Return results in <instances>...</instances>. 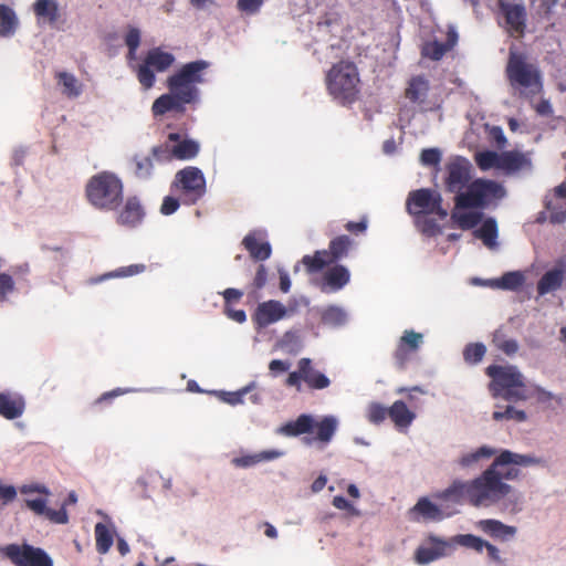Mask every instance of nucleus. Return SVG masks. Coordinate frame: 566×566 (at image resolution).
Instances as JSON below:
<instances>
[{"label": "nucleus", "instance_id": "obj_1", "mask_svg": "<svg viewBox=\"0 0 566 566\" xmlns=\"http://www.w3.org/2000/svg\"><path fill=\"white\" fill-rule=\"evenodd\" d=\"M513 491V488L500 481L493 472V468H488L473 480H455L449 488L434 496L442 501H452L453 503L468 502L475 507H489L500 503Z\"/></svg>", "mask_w": 566, "mask_h": 566}, {"label": "nucleus", "instance_id": "obj_2", "mask_svg": "<svg viewBox=\"0 0 566 566\" xmlns=\"http://www.w3.org/2000/svg\"><path fill=\"white\" fill-rule=\"evenodd\" d=\"M513 491V488L500 481L493 472V468H488L473 480H455L449 488L434 496L442 501H452L453 503L468 502L475 507H489L500 503Z\"/></svg>", "mask_w": 566, "mask_h": 566}, {"label": "nucleus", "instance_id": "obj_3", "mask_svg": "<svg viewBox=\"0 0 566 566\" xmlns=\"http://www.w3.org/2000/svg\"><path fill=\"white\" fill-rule=\"evenodd\" d=\"M486 375L492 378L490 390L493 397L506 401H525L532 397L531 387L525 384V377L516 366L490 365Z\"/></svg>", "mask_w": 566, "mask_h": 566}, {"label": "nucleus", "instance_id": "obj_4", "mask_svg": "<svg viewBox=\"0 0 566 566\" xmlns=\"http://www.w3.org/2000/svg\"><path fill=\"white\" fill-rule=\"evenodd\" d=\"M337 428L338 420L334 416H324L321 420L316 421L312 415L302 413L295 420L283 424L279 432L287 437H298L311 433L316 429V436L305 438L304 442L311 444L317 441L325 447L333 440Z\"/></svg>", "mask_w": 566, "mask_h": 566}, {"label": "nucleus", "instance_id": "obj_5", "mask_svg": "<svg viewBox=\"0 0 566 566\" xmlns=\"http://www.w3.org/2000/svg\"><path fill=\"white\" fill-rule=\"evenodd\" d=\"M506 73L512 86L518 88L521 95L531 97L542 92L541 72L524 55L511 52Z\"/></svg>", "mask_w": 566, "mask_h": 566}, {"label": "nucleus", "instance_id": "obj_6", "mask_svg": "<svg viewBox=\"0 0 566 566\" xmlns=\"http://www.w3.org/2000/svg\"><path fill=\"white\" fill-rule=\"evenodd\" d=\"M21 494H32L38 493L44 495V497L36 499H25V506L32 511L35 515L44 516L51 523L54 524H66L69 522V514L66 511V506L71 504H75L77 502V495L74 491L69 493L67 499L63 502L62 506L59 510H52L48 507V496L51 495L50 490L41 483H30L23 484L20 486Z\"/></svg>", "mask_w": 566, "mask_h": 566}, {"label": "nucleus", "instance_id": "obj_7", "mask_svg": "<svg viewBox=\"0 0 566 566\" xmlns=\"http://www.w3.org/2000/svg\"><path fill=\"white\" fill-rule=\"evenodd\" d=\"M359 76L350 62H340L327 75L329 93L342 103H352L358 94Z\"/></svg>", "mask_w": 566, "mask_h": 566}, {"label": "nucleus", "instance_id": "obj_8", "mask_svg": "<svg viewBox=\"0 0 566 566\" xmlns=\"http://www.w3.org/2000/svg\"><path fill=\"white\" fill-rule=\"evenodd\" d=\"M440 200L438 192L429 189L413 191L408 197V211L418 216V227L426 234H434L437 232V228L432 220L428 218V213L438 211L442 218L447 216V212L439 206Z\"/></svg>", "mask_w": 566, "mask_h": 566}, {"label": "nucleus", "instance_id": "obj_9", "mask_svg": "<svg viewBox=\"0 0 566 566\" xmlns=\"http://www.w3.org/2000/svg\"><path fill=\"white\" fill-rule=\"evenodd\" d=\"M122 182L113 174L94 176L86 187L88 200L96 207L112 209L122 199Z\"/></svg>", "mask_w": 566, "mask_h": 566}, {"label": "nucleus", "instance_id": "obj_10", "mask_svg": "<svg viewBox=\"0 0 566 566\" xmlns=\"http://www.w3.org/2000/svg\"><path fill=\"white\" fill-rule=\"evenodd\" d=\"M208 66L205 61L190 62L181 70L168 77L167 83L170 92L182 103H191L197 96L196 84L202 81L200 72Z\"/></svg>", "mask_w": 566, "mask_h": 566}, {"label": "nucleus", "instance_id": "obj_11", "mask_svg": "<svg viewBox=\"0 0 566 566\" xmlns=\"http://www.w3.org/2000/svg\"><path fill=\"white\" fill-rule=\"evenodd\" d=\"M505 189L496 181L476 179L467 191L455 197L458 208H483L505 196Z\"/></svg>", "mask_w": 566, "mask_h": 566}, {"label": "nucleus", "instance_id": "obj_12", "mask_svg": "<svg viewBox=\"0 0 566 566\" xmlns=\"http://www.w3.org/2000/svg\"><path fill=\"white\" fill-rule=\"evenodd\" d=\"M539 463V460L532 455L520 454L510 450H502L489 468L499 476L500 481H513L520 478L521 467H530Z\"/></svg>", "mask_w": 566, "mask_h": 566}, {"label": "nucleus", "instance_id": "obj_13", "mask_svg": "<svg viewBox=\"0 0 566 566\" xmlns=\"http://www.w3.org/2000/svg\"><path fill=\"white\" fill-rule=\"evenodd\" d=\"M175 62V56L171 53L163 51L160 48L149 50L135 71L139 83L145 90L153 87L155 82L154 72H165Z\"/></svg>", "mask_w": 566, "mask_h": 566}, {"label": "nucleus", "instance_id": "obj_14", "mask_svg": "<svg viewBox=\"0 0 566 566\" xmlns=\"http://www.w3.org/2000/svg\"><path fill=\"white\" fill-rule=\"evenodd\" d=\"M2 553L17 566H53L50 556L41 548L24 544H9Z\"/></svg>", "mask_w": 566, "mask_h": 566}, {"label": "nucleus", "instance_id": "obj_15", "mask_svg": "<svg viewBox=\"0 0 566 566\" xmlns=\"http://www.w3.org/2000/svg\"><path fill=\"white\" fill-rule=\"evenodd\" d=\"M447 174V189L460 195L471 178V164L464 158H454L448 164Z\"/></svg>", "mask_w": 566, "mask_h": 566}, {"label": "nucleus", "instance_id": "obj_16", "mask_svg": "<svg viewBox=\"0 0 566 566\" xmlns=\"http://www.w3.org/2000/svg\"><path fill=\"white\" fill-rule=\"evenodd\" d=\"M421 344L422 334L412 329L403 332V335L400 337L397 348L394 353L395 363L399 369L406 368L412 355L418 352Z\"/></svg>", "mask_w": 566, "mask_h": 566}, {"label": "nucleus", "instance_id": "obj_17", "mask_svg": "<svg viewBox=\"0 0 566 566\" xmlns=\"http://www.w3.org/2000/svg\"><path fill=\"white\" fill-rule=\"evenodd\" d=\"M449 543L434 535H429L415 552L413 559L418 565L430 564L447 555Z\"/></svg>", "mask_w": 566, "mask_h": 566}, {"label": "nucleus", "instance_id": "obj_18", "mask_svg": "<svg viewBox=\"0 0 566 566\" xmlns=\"http://www.w3.org/2000/svg\"><path fill=\"white\" fill-rule=\"evenodd\" d=\"M554 191L555 199L545 202V208L549 214L546 217L545 212H542L538 217L539 222L548 220L551 223L560 224L566 221V182L557 186Z\"/></svg>", "mask_w": 566, "mask_h": 566}, {"label": "nucleus", "instance_id": "obj_19", "mask_svg": "<svg viewBox=\"0 0 566 566\" xmlns=\"http://www.w3.org/2000/svg\"><path fill=\"white\" fill-rule=\"evenodd\" d=\"M286 315L285 306L279 301L270 300L260 303L253 314V321L260 327H266Z\"/></svg>", "mask_w": 566, "mask_h": 566}, {"label": "nucleus", "instance_id": "obj_20", "mask_svg": "<svg viewBox=\"0 0 566 566\" xmlns=\"http://www.w3.org/2000/svg\"><path fill=\"white\" fill-rule=\"evenodd\" d=\"M177 185H180L186 192L200 197L205 192V178L201 171L195 167L180 170L176 176Z\"/></svg>", "mask_w": 566, "mask_h": 566}, {"label": "nucleus", "instance_id": "obj_21", "mask_svg": "<svg viewBox=\"0 0 566 566\" xmlns=\"http://www.w3.org/2000/svg\"><path fill=\"white\" fill-rule=\"evenodd\" d=\"M349 280L350 273L348 269L336 264L325 271L321 289L323 292H336L347 285Z\"/></svg>", "mask_w": 566, "mask_h": 566}, {"label": "nucleus", "instance_id": "obj_22", "mask_svg": "<svg viewBox=\"0 0 566 566\" xmlns=\"http://www.w3.org/2000/svg\"><path fill=\"white\" fill-rule=\"evenodd\" d=\"M25 401L22 396L12 392H0V416L13 420L22 416Z\"/></svg>", "mask_w": 566, "mask_h": 566}, {"label": "nucleus", "instance_id": "obj_23", "mask_svg": "<svg viewBox=\"0 0 566 566\" xmlns=\"http://www.w3.org/2000/svg\"><path fill=\"white\" fill-rule=\"evenodd\" d=\"M409 513L415 521L422 518L423 521L438 522L447 516L442 510L428 497H420Z\"/></svg>", "mask_w": 566, "mask_h": 566}, {"label": "nucleus", "instance_id": "obj_24", "mask_svg": "<svg viewBox=\"0 0 566 566\" xmlns=\"http://www.w3.org/2000/svg\"><path fill=\"white\" fill-rule=\"evenodd\" d=\"M297 367L302 371L303 381H305L311 389L319 390L329 386V379L324 374L313 368L310 358H301L297 363Z\"/></svg>", "mask_w": 566, "mask_h": 566}, {"label": "nucleus", "instance_id": "obj_25", "mask_svg": "<svg viewBox=\"0 0 566 566\" xmlns=\"http://www.w3.org/2000/svg\"><path fill=\"white\" fill-rule=\"evenodd\" d=\"M501 168L500 170L506 174H514L520 170H531L532 161L527 155L518 151H504L501 153Z\"/></svg>", "mask_w": 566, "mask_h": 566}, {"label": "nucleus", "instance_id": "obj_26", "mask_svg": "<svg viewBox=\"0 0 566 566\" xmlns=\"http://www.w3.org/2000/svg\"><path fill=\"white\" fill-rule=\"evenodd\" d=\"M168 140L172 142L171 153L175 158L189 159L199 151V144L197 142L191 139L180 140V136L177 133L169 134Z\"/></svg>", "mask_w": 566, "mask_h": 566}, {"label": "nucleus", "instance_id": "obj_27", "mask_svg": "<svg viewBox=\"0 0 566 566\" xmlns=\"http://www.w3.org/2000/svg\"><path fill=\"white\" fill-rule=\"evenodd\" d=\"M525 283V275L521 271H510L499 279L490 280L488 285L492 289L504 291H517Z\"/></svg>", "mask_w": 566, "mask_h": 566}, {"label": "nucleus", "instance_id": "obj_28", "mask_svg": "<svg viewBox=\"0 0 566 566\" xmlns=\"http://www.w3.org/2000/svg\"><path fill=\"white\" fill-rule=\"evenodd\" d=\"M505 14L506 23L517 33H523L525 28V8L522 4H507L500 1Z\"/></svg>", "mask_w": 566, "mask_h": 566}, {"label": "nucleus", "instance_id": "obj_29", "mask_svg": "<svg viewBox=\"0 0 566 566\" xmlns=\"http://www.w3.org/2000/svg\"><path fill=\"white\" fill-rule=\"evenodd\" d=\"M565 271L563 269H553L547 271L537 282V293L543 296L549 292L559 289L564 282Z\"/></svg>", "mask_w": 566, "mask_h": 566}, {"label": "nucleus", "instance_id": "obj_30", "mask_svg": "<svg viewBox=\"0 0 566 566\" xmlns=\"http://www.w3.org/2000/svg\"><path fill=\"white\" fill-rule=\"evenodd\" d=\"M479 527L490 536L501 539L513 537L516 533L514 526L505 525L497 520H482L479 522Z\"/></svg>", "mask_w": 566, "mask_h": 566}, {"label": "nucleus", "instance_id": "obj_31", "mask_svg": "<svg viewBox=\"0 0 566 566\" xmlns=\"http://www.w3.org/2000/svg\"><path fill=\"white\" fill-rule=\"evenodd\" d=\"M137 484L143 490V495L148 497V489H155L159 484L164 491H169L172 488V482L170 478H164L158 472H147L145 475L140 476L137 480Z\"/></svg>", "mask_w": 566, "mask_h": 566}, {"label": "nucleus", "instance_id": "obj_32", "mask_svg": "<svg viewBox=\"0 0 566 566\" xmlns=\"http://www.w3.org/2000/svg\"><path fill=\"white\" fill-rule=\"evenodd\" d=\"M389 418L398 428H407L415 419V413L410 411L402 400L395 401L389 407Z\"/></svg>", "mask_w": 566, "mask_h": 566}, {"label": "nucleus", "instance_id": "obj_33", "mask_svg": "<svg viewBox=\"0 0 566 566\" xmlns=\"http://www.w3.org/2000/svg\"><path fill=\"white\" fill-rule=\"evenodd\" d=\"M495 454H496V450L494 448H491L489 446H482L472 452L463 454L458 460V463L462 468H471L474 464H476L479 461L490 460Z\"/></svg>", "mask_w": 566, "mask_h": 566}, {"label": "nucleus", "instance_id": "obj_34", "mask_svg": "<svg viewBox=\"0 0 566 566\" xmlns=\"http://www.w3.org/2000/svg\"><path fill=\"white\" fill-rule=\"evenodd\" d=\"M429 90L428 81L422 76L412 77L406 88V96L412 102L423 103Z\"/></svg>", "mask_w": 566, "mask_h": 566}, {"label": "nucleus", "instance_id": "obj_35", "mask_svg": "<svg viewBox=\"0 0 566 566\" xmlns=\"http://www.w3.org/2000/svg\"><path fill=\"white\" fill-rule=\"evenodd\" d=\"M33 9L36 17L49 23H54L59 18V4L56 0H38Z\"/></svg>", "mask_w": 566, "mask_h": 566}, {"label": "nucleus", "instance_id": "obj_36", "mask_svg": "<svg viewBox=\"0 0 566 566\" xmlns=\"http://www.w3.org/2000/svg\"><path fill=\"white\" fill-rule=\"evenodd\" d=\"M57 84L61 86L62 94L67 97H77L82 92V84L71 73H57Z\"/></svg>", "mask_w": 566, "mask_h": 566}, {"label": "nucleus", "instance_id": "obj_37", "mask_svg": "<svg viewBox=\"0 0 566 566\" xmlns=\"http://www.w3.org/2000/svg\"><path fill=\"white\" fill-rule=\"evenodd\" d=\"M145 270H146L145 264H132L128 266H122L115 271L107 272L101 276L92 277L90 280V283L97 284L107 279L133 276V275L143 273Z\"/></svg>", "mask_w": 566, "mask_h": 566}, {"label": "nucleus", "instance_id": "obj_38", "mask_svg": "<svg viewBox=\"0 0 566 566\" xmlns=\"http://www.w3.org/2000/svg\"><path fill=\"white\" fill-rule=\"evenodd\" d=\"M96 551L104 555L111 549L114 537L113 532L103 523H97L94 528Z\"/></svg>", "mask_w": 566, "mask_h": 566}, {"label": "nucleus", "instance_id": "obj_39", "mask_svg": "<svg viewBox=\"0 0 566 566\" xmlns=\"http://www.w3.org/2000/svg\"><path fill=\"white\" fill-rule=\"evenodd\" d=\"M474 233L479 239L482 240L483 244L489 248L497 244V224L494 219L485 220Z\"/></svg>", "mask_w": 566, "mask_h": 566}, {"label": "nucleus", "instance_id": "obj_40", "mask_svg": "<svg viewBox=\"0 0 566 566\" xmlns=\"http://www.w3.org/2000/svg\"><path fill=\"white\" fill-rule=\"evenodd\" d=\"M281 455H282L281 451L270 450V451H263V452L254 454V455H245V457H241V458H235L233 460V463L237 467L247 468V467L254 465L261 461L274 460Z\"/></svg>", "mask_w": 566, "mask_h": 566}, {"label": "nucleus", "instance_id": "obj_41", "mask_svg": "<svg viewBox=\"0 0 566 566\" xmlns=\"http://www.w3.org/2000/svg\"><path fill=\"white\" fill-rule=\"evenodd\" d=\"M142 216L143 211L139 202L135 198H132L127 200L125 208L119 216V221L123 224H135L142 219Z\"/></svg>", "mask_w": 566, "mask_h": 566}, {"label": "nucleus", "instance_id": "obj_42", "mask_svg": "<svg viewBox=\"0 0 566 566\" xmlns=\"http://www.w3.org/2000/svg\"><path fill=\"white\" fill-rule=\"evenodd\" d=\"M474 159L479 168L483 171L492 168H501V154L499 153L491 150L479 151L474 155Z\"/></svg>", "mask_w": 566, "mask_h": 566}, {"label": "nucleus", "instance_id": "obj_43", "mask_svg": "<svg viewBox=\"0 0 566 566\" xmlns=\"http://www.w3.org/2000/svg\"><path fill=\"white\" fill-rule=\"evenodd\" d=\"M321 321L325 325L339 326L346 322V313L339 306L329 305L323 310Z\"/></svg>", "mask_w": 566, "mask_h": 566}, {"label": "nucleus", "instance_id": "obj_44", "mask_svg": "<svg viewBox=\"0 0 566 566\" xmlns=\"http://www.w3.org/2000/svg\"><path fill=\"white\" fill-rule=\"evenodd\" d=\"M182 104L171 92L159 96L153 104L155 115H163L168 111L178 108Z\"/></svg>", "mask_w": 566, "mask_h": 566}, {"label": "nucleus", "instance_id": "obj_45", "mask_svg": "<svg viewBox=\"0 0 566 566\" xmlns=\"http://www.w3.org/2000/svg\"><path fill=\"white\" fill-rule=\"evenodd\" d=\"M17 24L18 20L14 12L6 6H0V34H10L13 32Z\"/></svg>", "mask_w": 566, "mask_h": 566}, {"label": "nucleus", "instance_id": "obj_46", "mask_svg": "<svg viewBox=\"0 0 566 566\" xmlns=\"http://www.w3.org/2000/svg\"><path fill=\"white\" fill-rule=\"evenodd\" d=\"M492 343L499 350L509 356L514 355L518 350L517 342L513 338H506L500 331L494 333Z\"/></svg>", "mask_w": 566, "mask_h": 566}, {"label": "nucleus", "instance_id": "obj_47", "mask_svg": "<svg viewBox=\"0 0 566 566\" xmlns=\"http://www.w3.org/2000/svg\"><path fill=\"white\" fill-rule=\"evenodd\" d=\"M457 211L453 212V218L462 229L473 228L481 220V213L478 211H462V208L457 207Z\"/></svg>", "mask_w": 566, "mask_h": 566}, {"label": "nucleus", "instance_id": "obj_48", "mask_svg": "<svg viewBox=\"0 0 566 566\" xmlns=\"http://www.w3.org/2000/svg\"><path fill=\"white\" fill-rule=\"evenodd\" d=\"M486 353V347L482 343H471L463 350L465 363L475 365L480 363Z\"/></svg>", "mask_w": 566, "mask_h": 566}, {"label": "nucleus", "instance_id": "obj_49", "mask_svg": "<svg viewBox=\"0 0 566 566\" xmlns=\"http://www.w3.org/2000/svg\"><path fill=\"white\" fill-rule=\"evenodd\" d=\"M389 417V408L379 402H371L367 408V419L374 424H379Z\"/></svg>", "mask_w": 566, "mask_h": 566}, {"label": "nucleus", "instance_id": "obj_50", "mask_svg": "<svg viewBox=\"0 0 566 566\" xmlns=\"http://www.w3.org/2000/svg\"><path fill=\"white\" fill-rule=\"evenodd\" d=\"M492 418L496 421L501 420H515L517 422H523L527 419L525 411L517 410L512 406H507L504 411H494Z\"/></svg>", "mask_w": 566, "mask_h": 566}, {"label": "nucleus", "instance_id": "obj_51", "mask_svg": "<svg viewBox=\"0 0 566 566\" xmlns=\"http://www.w3.org/2000/svg\"><path fill=\"white\" fill-rule=\"evenodd\" d=\"M447 50L448 48L444 44L434 41L426 43L421 52L423 56L438 61L444 55Z\"/></svg>", "mask_w": 566, "mask_h": 566}, {"label": "nucleus", "instance_id": "obj_52", "mask_svg": "<svg viewBox=\"0 0 566 566\" xmlns=\"http://www.w3.org/2000/svg\"><path fill=\"white\" fill-rule=\"evenodd\" d=\"M457 542L460 545L474 549L478 553H481L486 545V541L472 534L459 535Z\"/></svg>", "mask_w": 566, "mask_h": 566}, {"label": "nucleus", "instance_id": "obj_53", "mask_svg": "<svg viewBox=\"0 0 566 566\" xmlns=\"http://www.w3.org/2000/svg\"><path fill=\"white\" fill-rule=\"evenodd\" d=\"M302 262L306 266L307 271L311 273L321 271L327 263V261L324 260L323 256L321 255L319 250H316L314 256L305 255Z\"/></svg>", "mask_w": 566, "mask_h": 566}, {"label": "nucleus", "instance_id": "obj_54", "mask_svg": "<svg viewBox=\"0 0 566 566\" xmlns=\"http://www.w3.org/2000/svg\"><path fill=\"white\" fill-rule=\"evenodd\" d=\"M14 291L13 276L8 273L0 274V302H6L8 295Z\"/></svg>", "mask_w": 566, "mask_h": 566}, {"label": "nucleus", "instance_id": "obj_55", "mask_svg": "<svg viewBox=\"0 0 566 566\" xmlns=\"http://www.w3.org/2000/svg\"><path fill=\"white\" fill-rule=\"evenodd\" d=\"M249 390H250L249 387H244L241 390L233 391V392L222 391L221 399H222V401H224L231 406H235V405L243 402V397H244V395L248 394Z\"/></svg>", "mask_w": 566, "mask_h": 566}, {"label": "nucleus", "instance_id": "obj_56", "mask_svg": "<svg viewBox=\"0 0 566 566\" xmlns=\"http://www.w3.org/2000/svg\"><path fill=\"white\" fill-rule=\"evenodd\" d=\"M126 392H128V389L123 388H116L111 391L104 392L94 401V406L98 407L102 405H109L116 397H119Z\"/></svg>", "mask_w": 566, "mask_h": 566}, {"label": "nucleus", "instance_id": "obj_57", "mask_svg": "<svg viewBox=\"0 0 566 566\" xmlns=\"http://www.w3.org/2000/svg\"><path fill=\"white\" fill-rule=\"evenodd\" d=\"M172 142L167 140L164 145L157 146L153 148V156L157 160H170L174 158V155L171 153V144Z\"/></svg>", "mask_w": 566, "mask_h": 566}, {"label": "nucleus", "instance_id": "obj_58", "mask_svg": "<svg viewBox=\"0 0 566 566\" xmlns=\"http://www.w3.org/2000/svg\"><path fill=\"white\" fill-rule=\"evenodd\" d=\"M125 44L128 49L137 50L140 44V30L129 27L125 35Z\"/></svg>", "mask_w": 566, "mask_h": 566}, {"label": "nucleus", "instance_id": "obj_59", "mask_svg": "<svg viewBox=\"0 0 566 566\" xmlns=\"http://www.w3.org/2000/svg\"><path fill=\"white\" fill-rule=\"evenodd\" d=\"M264 0H238L239 10L253 14L258 12Z\"/></svg>", "mask_w": 566, "mask_h": 566}, {"label": "nucleus", "instance_id": "obj_60", "mask_svg": "<svg viewBox=\"0 0 566 566\" xmlns=\"http://www.w3.org/2000/svg\"><path fill=\"white\" fill-rule=\"evenodd\" d=\"M420 159L423 165H436L440 161L441 154L438 149L434 148L424 149L421 153Z\"/></svg>", "mask_w": 566, "mask_h": 566}, {"label": "nucleus", "instance_id": "obj_61", "mask_svg": "<svg viewBox=\"0 0 566 566\" xmlns=\"http://www.w3.org/2000/svg\"><path fill=\"white\" fill-rule=\"evenodd\" d=\"M222 296L224 298V306H231L232 303L239 302L242 298L243 292L229 287L222 292Z\"/></svg>", "mask_w": 566, "mask_h": 566}, {"label": "nucleus", "instance_id": "obj_62", "mask_svg": "<svg viewBox=\"0 0 566 566\" xmlns=\"http://www.w3.org/2000/svg\"><path fill=\"white\" fill-rule=\"evenodd\" d=\"M243 245L244 248H270V244L255 233L247 235L243 239Z\"/></svg>", "mask_w": 566, "mask_h": 566}, {"label": "nucleus", "instance_id": "obj_63", "mask_svg": "<svg viewBox=\"0 0 566 566\" xmlns=\"http://www.w3.org/2000/svg\"><path fill=\"white\" fill-rule=\"evenodd\" d=\"M136 172L138 176L147 177L151 171L153 161L149 157H144L143 159L136 161Z\"/></svg>", "mask_w": 566, "mask_h": 566}, {"label": "nucleus", "instance_id": "obj_64", "mask_svg": "<svg viewBox=\"0 0 566 566\" xmlns=\"http://www.w3.org/2000/svg\"><path fill=\"white\" fill-rule=\"evenodd\" d=\"M490 137L499 148H504L506 145V137L501 127L494 126L490 129Z\"/></svg>", "mask_w": 566, "mask_h": 566}]
</instances>
